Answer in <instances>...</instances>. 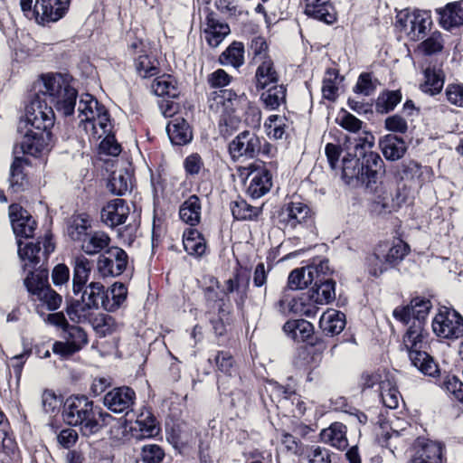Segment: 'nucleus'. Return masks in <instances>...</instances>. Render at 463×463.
Segmentation results:
<instances>
[{
	"mask_svg": "<svg viewBox=\"0 0 463 463\" xmlns=\"http://www.w3.org/2000/svg\"><path fill=\"white\" fill-rule=\"evenodd\" d=\"M418 449L408 463H441L443 448L439 442L422 440L418 442Z\"/></svg>",
	"mask_w": 463,
	"mask_h": 463,
	"instance_id": "a878e982",
	"label": "nucleus"
},
{
	"mask_svg": "<svg viewBox=\"0 0 463 463\" xmlns=\"http://www.w3.org/2000/svg\"><path fill=\"white\" fill-rule=\"evenodd\" d=\"M35 310L39 317L47 325L61 328L62 331L65 330V328H68V326L71 325L69 324L63 311H53L52 313H46L44 310H42V306H36Z\"/></svg>",
	"mask_w": 463,
	"mask_h": 463,
	"instance_id": "4d7b16f0",
	"label": "nucleus"
},
{
	"mask_svg": "<svg viewBox=\"0 0 463 463\" xmlns=\"http://www.w3.org/2000/svg\"><path fill=\"white\" fill-rule=\"evenodd\" d=\"M165 437L175 452L188 457L194 450L195 437L194 429L185 421L171 420L165 422Z\"/></svg>",
	"mask_w": 463,
	"mask_h": 463,
	"instance_id": "9b49d317",
	"label": "nucleus"
},
{
	"mask_svg": "<svg viewBox=\"0 0 463 463\" xmlns=\"http://www.w3.org/2000/svg\"><path fill=\"white\" fill-rule=\"evenodd\" d=\"M61 398L52 389H44L42 393V406L45 413H56L61 404Z\"/></svg>",
	"mask_w": 463,
	"mask_h": 463,
	"instance_id": "680f3d73",
	"label": "nucleus"
},
{
	"mask_svg": "<svg viewBox=\"0 0 463 463\" xmlns=\"http://www.w3.org/2000/svg\"><path fill=\"white\" fill-rule=\"evenodd\" d=\"M402 94L400 90H388L379 95L375 109L378 113L387 114L393 110L394 108L401 102Z\"/></svg>",
	"mask_w": 463,
	"mask_h": 463,
	"instance_id": "603ef678",
	"label": "nucleus"
},
{
	"mask_svg": "<svg viewBox=\"0 0 463 463\" xmlns=\"http://www.w3.org/2000/svg\"><path fill=\"white\" fill-rule=\"evenodd\" d=\"M62 419L70 427H78L82 437L90 438L109 426L114 417L84 394L69 396L63 404Z\"/></svg>",
	"mask_w": 463,
	"mask_h": 463,
	"instance_id": "f03ea898",
	"label": "nucleus"
},
{
	"mask_svg": "<svg viewBox=\"0 0 463 463\" xmlns=\"http://www.w3.org/2000/svg\"><path fill=\"white\" fill-rule=\"evenodd\" d=\"M153 92L162 99L178 101L180 89L177 80L170 74L156 76L152 84Z\"/></svg>",
	"mask_w": 463,
	"mask_h": 463,
	"instance_id": "bb28decb",
	"label": "nucleus"
},
{
	"mask_svg": "<svg viewBox=\"0 0 463 463\" xmlns=\"http://www.w3.org/2000/svg\"><path fill=\"white\" fill-rule=\"evenodd\" d=\"M320 439L338 449H345L348 446L346 427L341 422H334L320 432Z\"/></svg>",
	"mask_w": 463,
	"mask_h": 463,
	"instance_id": "c9c22d12",
	"label": "nucleus"
},
{
	"mask_svg": "<svg viewBox=\"0 0 463 463\" xmlns=\"http://www.w3.org/2000/svg\"><path fill=\"white\" fill-rule=\"evenodd\" d=\"M79 439L77 430L71 428L61 430L57 435V442L60 448L71 449L75 446Z\"/></svg>",
	"mask_w": 463,
	"mask_h": 463,
	"instance_id": "338daca9",
	"label": "nucleus"
},
{
	"mask_svg": "<svg viewBox=\"0 0 463 463\" xmlns=\"http://www.w3.org/2000/svg\"><path fill=\"white\" fill-rule=\"evenodd\" d=\"M45 98L50 99L51 106L62 117H70L74 114L78 98V90L71 85L73 77L70 73L50 72L40 75Z\"/></svg>",
	"mask_w": 463,
	"mask_h": 463,
	"instance_id": "20e7f679",
	"label": "nucleus"
},
{
	"mask_svg": "<svg viewBox=\"0 0 463 463\" xmlns=\"http://www.w3.org/2000/svg\"><path fill=\"white\" fill-rule=\"evenodd\" d=\"M247 193L252 198L266 194L272 186V176L266 168H254L247 175Z\"/></svg>",
	"mask_w": 463,
	"mask_h": 463,
	"instance_id": "4be33fe9",
	"label": "nucleus"
},
{
	"mask_svg": "<svg viewBox=\"0 0 463 463\" xmlns=\"http://www.w3.org/2000/svg\"><path fill=\"white\" fill-rule=\"evenodd\" d=\"M260 99L269 109H277L286 100V88L280 84L270 85L265 89Z\"/></svg>",
	"mask_w": 463,
	"mask_h": 463,
	"instance_id": "a18cd8bd",
	"label": "nucleus"
},
{
	"mask_svg": "<svg viewBox=\"0 0 463 463\" xmlns=\"http://www.w3.org/2000/svg\"><path fill=\"white\" fill-rule=\"evenodd\" d=\"M18 243V255L21 260H27L29 265L33 268H35L41 261V258L39 256L42 247L41 241H37L36 242H28L24 247H22V241L20 240L17 241Z\"/></svg>",
	"mask_w": 463,
	"mask_h": 463,
	"instance_id": "3c124183",
	"label": "nucleus"
},
{
	"mask_svg": "<svg viewBox=\"0 0 463 463\" xmlns=\"http://www.w3.org/2000/svg\"><path fill=\"white\" fill-rule=\"evenodd\" d=\"M159 109L165 118H171L166 125V133L174 146H184L193 139V129L187 118L181 113L179 101L159 100Z\"/></svg>",
	"mask_w": 463,
	"mask_h": 463,
	"instance_id": "6e6552de",
	"label": "nucleus"
},
{
	"mask_svg": "<svg viewBox=\"0 0 463 463\" xmlns=\"http://www.w3.org/2000/svg\"><path fill=\"white\" fill-rule=\"evenodd\" d=\"M183 244L189 255L203 256V233L197 229L189 228L184 232Z\"/></svg>",
	"mask_w": 463,
	"mask_h": 463,
	"instance_id": "09e8293b",
	"label": "nucleus"
},
{
	"mask_svg": "<svg viewBox=\"0 0 463 463\" xmlns=\"http://www.w3.org/2000/svg\"><path fill=\"white\" fill-rule=\"evenodd\" d=\"M92 219L88 213H74L68 221L67 232L76 242H80L90 233Z\"/></svg>",
	"mask_w": 463,
	"mask_h": 463,
	"instance_id": "cd10ccee",
	"label": "nucleus"
},
{
	"mask_svg": "<svg viewBox=\"0 0 463 463\" xmlns=\"http://www.w3.org/2000/svg\"><path fill=\"white\" fill-rule=\"evenodd\" d=\"M283 330L295 340L304 341L313 333V326L305 319L288 321L283 326Z\"/></svg>",
	"mask_w": 463,
	"mask_h": 463,
	"instance_id": "49530a36",
	"label": "nucleus"
},
{
	"mask_svg": "<svg viewBox=\"0 0 463 463\" xmlns=\"http://www.w3.org/2000/svg\"><path fill=\"white\" fill-rule=\"evenodd\" d=\"M73 274H72V294L79 296L90 279L92 262L84 255L76 256L72 262Z\"/></svg>",
	"mask_w": 463,
	"mask_h": 463,
	"instance_id": "b1692460",
	"label": "nucleus"
},
{
	"mask_svg": "<svg viewBox=\"0 0 463 463\" xmlns=\"http://www.w3.org/2000/svg\"><path fill=\"white\" fill-rule=\"evenodd\" d=\"M137 439L156 437L160 431V425L150 410L141 411L131 428Z\"/></svg>",
	"mask_w": 463,
	"mask_h": 463,
	"instance_id": "393cba45",
	"label": "nucleus"
},
{
	"mask_svg": "<svg viewBox=\"0 0 463 463\" xmlns=\"http://www.w3.org/2000/svg\"><path fill=\"white\" fill-rule=\"evenodd\" d=\"M397 23L404 29L411 40L423 38L432 21L427 11L405 9L397 14Z\"/></svg>",
	"mask_w": 463,
	"mask_h": 463,
	"instance_id": "ddd939ff",
	"label": "nucleus"
},
{
	"mask_svg": "<svg viewBox=\"0 0 463 463\" xmlns=\"http://www.w3.org/2000/svg\"><path fill=\"white\" fill-rule=\"evenodd\" d=\"M210 285L204 289V298L213 311L229 313L230 294H235L236 302L242 305L247 298L250 285V274L246 269L238 268L232 276L225 281V286L220 289L219 282L214 278L210 279Z\"/></svg>",
	"mask_w": 463,
	"mask_h": 463,
	"instance_id": "7ed1b4c3",
	"label": "nucleus"
},
{
	"mask_svg": "<svg viewBox=\"0 0 463 463\" xmlns=\"http://www.w3.org/2000/svg\"><path fill=\"white\" fill-rule=\"evenodd\" d=\"M128 264V255L125 250L111 246L99 255L97 269L102 278L118 277L124 273Z\"/></svg>",
	"mask_w": 463,
	"mask_h": 463,
	"instance_id": "f8f14e48",
	"label": "nucleus"
},
{
	"mask_svg": "<svg viewBox=\"0 0 463 463\" xmlns=\"http://www.w3.org/2000/svg\"><path fill=\"white\" fill-rule=\"evenodd\" d=\"M111 295L112 298H109L108 312L117 311L121 307V305L126 301L128 297L127 286L122 282H115L111 286Z\"/></svg>",
	"mask_w": 463,
	"mask_h": 463,
	"instance_id": "bf43d9fd",
	"label": "nucleus"
},
{
	"mask_svg": "<svg viewBox=\"0 0 463 463\" xmlns=\"http://www.w3.org/2000/svg\"><path fill=\"white\" fill-rule=\"evenodd\" d=\"M444 84V77L440 70L428 67L424 71V81L420 84L423 92L434 95L439 93Z\"/></svg>",
	"mask_w": 463,
	"mask_h": 463,
	"instance_id": "c03bdc74",
	"label": "nucleus"
},
{
	"mask_svg": "<svg viewBox=\"0 0 463 463\" xmlns=\"http://www.w3.org/2000/svg\"><path fill=\"white\" fill-rule=\"evenodd\" d=\"M260 137L252 131L241 132L229 144V152L233 160L241 157L252 159L260 155Z\"/></svg>",
	"mask_w": 463,
	"mask_h": 463,
	"instance_id": "dca6fc26",
	"label": "nucleus"
},
{
	"mask_svg": "<svg viewBox=\"0 0 463 463\" xmlns=\"http://www.w3.org/2000/svg\"><path fill=\"white\" fill-rule=\"evenodd\" d=\"M338 73L335 70H327L323 80V97L329 100H335L338 96Z\"/></svg>",
	"mask_w": 463,
	"mask_h": 463,
	"instance_id": "6e6d98bb",
	"label": "nucleus"
},
{
	"mask_svg": "<svg viewBox=\"0 0 463 463\" xmlns=\"http://www.w3.org/2000/svg\"><path fill=\"white\" fill-rule=\"evenodd\" d=\"M130 213L126 200L117 198L109 201L100 212L101 221L109 227L115 228L125 223Z\"/></svg>",
	"mask_w": 463,
	"mask_h": 463,
	"instance_id": "412c9836",
	"label": "nucleus"
},
{
	"mask_svg": "<svg viewBox=\"0 0 463 463\" xmlns=\"http://www.w3.org/2000/svg\"><path fill=\"white\" fill-rule=\"evenodd\" d=\"M444 389L455 399L463 402V383L456 376H447L443 382Z\"/></svg>",
	"mask_w": 463,
	"mask_h": 463,
	"instance_id": "774afa93",
	"label": "nucleus"
},
{
	"mask_svg": "<svg viewBox=\"0 0 463 463\" xmlns=\"http://www.w3.org/2000/svg\"><path fill=\"white\" fill-rule=\"evenodd\" d=\"M410 307L412 314V321H420L423 324V320L427 317L431 304L430 300L415 298L411 300Z\"/></svg>",
	"mask_w": 463,
	"mask_h": 463,
	"instance_id": "69168bd1",
	"label": "nucleus"
},
{
	"mask_svg": "<svg viewBox=\"0 0 463 463\" xmlns=\"http://www.w3.org/2000/svg\"><path fill=\"white\" fill-rule=\"evenodd\" d=\"M24 285L33 300H38L42 310L57 311L62 303V296L55 291L49 283V270L43 265L29 271L24 279Z\"/></svg>",
	"mask_w": 463,
	"mask_h": 463,
	"instance_id": "423d86ee",
	"label": "nucleus"
},
{
	"mask_svg": "<svg viewBox=\"0 0 463 463\" xmlns=\"http://www.w3.org/2000/svg\"><path fill=\"white\" fill-rule=\"evenodd\" d=\"M426 335L423 324L420 321H412L403 336V345L412 365L422 373L433 376L438 372V366L433 359L422 350Z\"/></svg>",
	"mask_w": 463,
	"mask_h": 463,
	"instance_id": "0eeeda50",
	"label": "nucleus"
},
{
	"mask_svg": "<svg viewBox=\"0 0 463 463\" xmlns=\"http://www.w3.org/2000/svg\"><path fill=\"white\" fill-rule=\"evenodd\" d=\"M308 291L301 293L297 298H283L279 301V310L284 315H299L313 317L319 310L320 304Z\"/></svg>",
	"mask_w": 463,
	"mask_h": 463,
	"instance_id": "a211bd4d",
	"label": "nucleus"
},
{
	"mask_svg": "<svg viewBox=\"0 0 463 463\" xmlns=\"http://www.w3.org/2000/svg\"><path fill=\"white\" fill-rule=\"evenodd\" d=\"M380 146L385 158L392 161L402 158L406 151L403 139L393 135L385 136Z\"/></svg>",
	"mask_w": 463,
	"mask_h": 463,
	"instance_id": "ea45409f",
	"label": "nucleus"
},
{
	"mask_svg": "<svg viewBox=\"0 0 463 463\" xmlns=\"http://www.w3.org/2000/svg\"><path fill=\"white\" fill-rule=\"evenodd\" d=\"M360 156L355 151L353 156L348 154L342 161V177L347 182L353 179L364 181V168L360 164Z\"/></svg>",
	"mask_w": 463,
	"mask_h": 463,
	"instance_id": "79ce46f5",
	"label": "nucleus"
},
{
	"mask_svg": "<svg viewBox=\"0 0 463 463\" xmlns=\"http://www.w3.org/2000/svg\"><path fill=\"white\" fill-rule=\"evenodd\" d=\"M134 66L137 74L143 79H149L157 76L160 71V62L156 56L147 52L139 53L134 57Z\"/></svg>",
	"mask_w": 463,
	"mask_h": 463,
	"instance_id": "72a5a7b5",
	"label": "nucleus"
},
{
	"mask_svg": "<svg viewBox=\"0 0 463 463\" xmlns=\"http://www.w3.org/2000/svg\"><path fill=\"white\" fill-rule=\"evenodd\" d=\"M231 211L232 216L239 221L255 220L261 213L260 208L251 206L242 199L232 202Z\"/></svg>",
	"mask_w": 463,
	"mask_h": 463,
	"instance_id": "8fccbe9b",
	"label": "nucleus"
},
{
	"mask_svg": "<svg viewBox=\"0 0 463 463\" xmlns=\"http://www.w3.org/2000/svg\"><path fill=\"white\" fill-rule=\"evenodd\" d=\"M319 325L326 335H338L345 326V316L340 311L329 309L321 316Z\"/></svg>",
	"mask_w": 463,
	"mask_h": 463,
	"instance_id": "e433bc0d",
	"label": "nucleus"
},
{
	"mask_svg": "<svg viewBox=\"0 0 463 463\" xmlns=\"http://www.w3.org/2000/svg\"><path fill=\"white\" fill-rule=\"evenodd\" d=\"M332 455L329 449L318 445L311 446L307 451L308 463H332Z\"/></svg>",
	"mask_w": 463,
	"mask_h": 463,
	"instance_id": "0e129e2a",
	"label": "nucleus"
},
{
	"mask_svg": "<svg viewBox=\"0 0 463 463\" xmlns=\"http://www.w3.org/2000/svg\"><path fill=\"white\" fill-rule=\"evenodd\" d=\"M250 51L255 64L271 59L269 54V46L264 37H254L250 42Z\"/></svg>",
	"mask_w": 463,
	"mask_h": 463,
	"instance_id": "13d9d810",
	"label": "nucleus"
},
{
	"mask_svg": "<svg viewBox=\"0 0 463 463\" xmlns=\"http://www.w3.org/2000/svg\"><path fill=\"white\" fill-rule=\"evenodd\" d=\"M380 390L381 397L384 406L390 409L397 408L401 395L397 388L392 384V383L389 379L381 381Z\"/></svg>",
	"mask_w": 463,
	"mask_h": 463,
	"instance_id": "864d4df0",
	"label": "nucleus"
},
{
	"mask_svg": "<svg viewBox=\"0 0 463 463\" xmlns=\"http://www.w3.org/2000/svg\"><path fill=\"white\" fill-rule=\"evenodd\" d=\"M222 65L240 68L244 63V46L240 42H233L219 57Z\"/></svg>",
	"mask_w": 463,
	"mask_h": 463,
	"instance_id": "de8ad7c7",
	"label": "nucleus"
},
{
	"mask_svg": "<svg viewBox=\"0 0 463 463\" xmlns=\"http://www.w3.org/2000/svg\"><path fill=\"white\" fill-rule=\"evenodd\" d=\"M255 86L257 90H265L270 85L278 84L279 75L272 59L256 63Z\"/></svg>",
	"mask_w": 463,
	"mask_h": 463,
	"instance_id": "2f4dec72",
	"label": "nucleus"
},
{
	"mask_svg": "<svg viewBox=\"0 0 463 463\" xmlns=\"http://www.w3.org/2000/svg\"><path fill=\"white\" fill-rule=\"evenodd\" d=\"M315 276H318V268L307 266L292 270L288 276V284L291 289H302L313 284Z\"/></svg>",
	"mask_w": 463,
	"mask_h": 463,
	"instance_id": "4c0bfd02",
	"label": "nucleus"
},
{
	"mask_svg": "<svg viewBox=\"0 0 463 463\" xmlns=\"http://www.w3.org/2000/svg\"><path fill=\"white\" fill-rule=\"evenodd\" d=\"M442 34L436 31L420 44V49L427 55L439 52L443 49Z\"/></svg>",
	"mask_w": 463,
	"mask_h": 463,
	"instance_id": "e2e57ef3",
	"label": "nucleus"
},
{
	"mask_svg": "<svg viewBox=\"0 0 463 463\" xmlns=\"http://www.w3.org/2000/svg\"><path fill=\"white\" fill-rule=\"evenodd\" d=\"M231 33L228 24L215 19L213 14L207 16V28L204 29L205 39L211 47H217Z\"/></svg>",
	"mask_w": 463,
	"mask_h": 463,
	"instance_id": "f704fd0d",
	"label": "nucleus"
},
{
	"mask_svg": "<svg viewBox=\"0 0 463 463\" xmlns=\"http://www.w3.org/2000/svg\"><path fill=\"white\" fill-rule=\"evenodd\" d=\"M9 217L16 238H33L37 222L25 208L19 203L10 204Z\"/></svg>",
	"mask_w": 463,
	"mask_h": 463,
	"instance_id": "f3484780",
	"label": "nucleus"
},
{
	"mask_svg": "<svg viewBox=\"0 0 463 463\" xmlns=\"http://www.w3.org/2000/svg\"><path fill=\"white\" fill-rule=\"evenodd\" d=\"M137 394L133 388L122 385L113 387L102 397V403L109 411L114 413H128L133 411Z\"/></svg>",
	"mask_w": 463,
	"mask_h": 463,
	"instance_id": "4468645a",
	"label": "nucleus"
},
{
	"mask_svg": "<svg viewBox=\"0 0 463 463\" xmlns=\"http://www.w3.org/2000/svg\"><path fill=\"white\" fill-rule=\"evenodd\" d=\"M213 94V99L217 105L222 104L226 109L234 113L244 111L250 102L245 94L238 95L232 90H220Z\"/></svg>",
	"mask_w": 463,
	"mask_h": 463,
	"instance_id": "c756f323",
	"label": "nucleus"
},
{
	"mask_svg": "<svg viewBox=\"0 0 463 463\" xmlns=\"http://www.w3.org/2000/svg\"><path fill=\"white\" fill-rule=\"evenodd\" d=\"M62 333L63 337L68 343H72L79 346V352L89 343L87 332L80 326L70 325Z\"/></svg>",
	"mask_w": 463,
	"mask_h": 463,
	"instance_id": "5fc2aeb1",
	"label": "nucleus"
},
{
	"mask_svg": "<svg viewBox=\"0 0 463 463\" xmlns=\"http://www.w3.org/2000/svg\"><path fill=\"white\" fill-rule=\"evenodd\" d=\"M75 298L70 292L65 294V313L70 320L79 323L83 314L90 310L99 309V307L108 311L109 303V290L100 282L92 281Z\"/></svg>",
	"mask_w": 463,
	"mask_h": 463,
	"instance_id": "39448f33",
	"label": "nucleus"
},
{
	"mask_svg": "<svg viewBox=\"0 0 463 463\" xmlns=\"http://www.w3.org/2000/svg\"><path fill=\"white\" fill-rule=\"evenodd\" d=\"M409 246L402 241L393 244L388 242L379 243L373 253L368 257V269L373 276H380L384 271L400 263L408 254Z\"/></svg>",
	"mask_w": 463,
	"mask_h": 463,
	"instance_id": "1a4fd4ad",
	"label": "nucleus"
},
{
	"mask_svg": "<svg viewBox=\"0 0 463 463\" xmlns=\"http://www.w3.org/2000/svg\"><path fill=\"white\" fill-rule=\"evenodd\" d=\"M111 242L109 235L103 231H90V233L80 241L81 250L90 256L101 254Z\"/></svg>",
	"mask_w": 463,
	"mask_h": 463,
	"instance_id": "c85d7f7f",
	"label": "nucleus"
},
{
	"mask_svg": "<svg viewBox=\"0 0 463 463\" xmlns=\"http://www.w3.org/2000/svg\"><path fill=\"white\" fill-rule=\"evenodd\" d=\"M70 5L71 0H36L33 11L43 24L55 23L66 15Z\"/></svg>",
	"mask_w": 463,
	"mask_h": 463,
	"instance_id": "6ab92c4d",
	"label": "nucleus"
},
{
	"mask_svg": "<svg viewBox=\"0 0 463 463\" xmlns=\"http://www.w3.org/2000/svg\"><path fill=\"white\" fill-rule=\"evenodd\" d=\"M374 145V137L370 133H364L356 140L354 149L362 157L364 168V181L365 178L369 183H375L384 173V163L379 154L372 151Z\"/></svg>",
	"mask_w": 463,
	"mask_h": 463,
	"instance_id": "9d476101",
	"label": "nucleus"
},
{
	"mask_svg": "<svg viewBox=\"0 0 463 463\" xmlns=\"http://www.w3.org/2000/svg\"><path fill=\"white\" fill-rule=\"evenodd\" d=\"M179 216L184 222L191 226H194L200 222L201 200L196 194L189 196L181 204Z\"/></svg>",
	"mask_w": 463,
	"mask_h": 463,
	"instance_id": "58836bf2",
	"label": "nucleus"
},
{
	"mask_svg": "<svg viewBox=\"0 0 463 463\" xmlns=\"http://www.w3.org/2000/svg\"><path fill=\"white\" fill-rule=\"evenodd\" d=\"M434 333L443 338H458L463 335V317L455 310L440 311L432 321Z\"/></svg>",
	"mask_w": 463,
	"mask_h": 463,
	"instance_id": "2eb2a0df",
	"label": "nucleus"
},
{
	"mask_svg": "<svg viewBox=\"0 0 463 463\" xmlns=\"http://www.w3.org/2000/svg\"><path fill=\"white\" fill-rule=\"evenodd\" d=\"M309 214L310 210L307 205L300 202H293L281 212L280 222L290 228H295L305 222Z\"/></svg>",
	"mask_w": 463,
	"mask_h": 463,
	"instance_id": "473e14b6",
	"label": "nucleus"
},
{
	"mask_svg": "<svg viewBox=\"0 0 463 463\" xmlns=\"http://www.w3.org/2000/svg\"><path fill=\"white\" fill-rule=\"evenodd\" d=\"M314 287L309 289V292L315 297V302L320 306L327 305L335 299V283L332 279L320 280L316 284L313 282Z\"/></svg>",
	"mask_w": 463,
	"mask_h": 463,
	"instance_id": "a19ab883",
	"label": "nucleus"
},
{
	"mask_svg": "<svg viewBox=\"0 0 463 463\" xmlns=\"http://www.w3.org/2000/svg\"><path fill=\"white\" fill-rule=\"evenodd\" d=\"M441 27L450 30L463 24V7L461 2L449 3L443 8L437 9Z\"/></svg>",
	"mask_w": 463,
	"mask_h": 463,
	"instance_id": "7c9ffc66",
	"label": "nucleus"
},
{
	"mask_svg": "<svg viewBox=\"0 0 463 463\" xmlns=\"http://www.w3.org/2000/svg\"><path fill=\"white\" fill-rule=\"evenodd\" d=\"M134 179L133 172L125 168L118 174L113 173L109 179L108 186L112 194L116 195H124L129 187H132Z\"/></svg>",
	"mask_w": 463,
	"mask_h": 463,
	"instance_id": "37998d69",
	"label": "nucleus"
},
{
	"mask_svg": "<svg viewBox=\"0 0 463 463\" xmlns=\"http://www.w3.org/2000/svg\"><path fill=\"white\" fill-rule=\"evenodd\" d=\"M164 458L165 451L157 444L145 445L141 449V463H162Z\"/></svg>",
	"mask_w": 463,
	"mask_h": 463,
	"instance_id": "052dcab7",
	"label": "nucleus"
},
{
	"mask_svg": "<svg viewBox=\"0 0 463 463\" xmlns=\"http://www.w3.org/2000/svg\"><path fill=\"white\" fill-rule=\"evenodd\" d=\"M54 122L53 108L47 103L45 94L39 91L34 93L25 107V120L18 126V132L24 133L22 152L39 156L52 140Z\"/></svg>",
	"mask_w": 463,
	"mask_h": 463,
	"instance_id": "f257e3e1",
	"label": "nucleus"
},
{
	"mask_svg": "<svg viewBox=\"0 0 463 463\" xmlns=\"http://www.w3.org/2000/svg\"><path fill=\"white\" fill-rule=\"evenodd\" d=\"M305 14L326 24L336 21V14L331 0H304Z\"/></svg>",
	"mask_w": 463,
	"mask_h": 463,
	"instance_id": "5701e85b",
	"label": "nucleus"
},
{
	"mask_svg": "<svg viewBox=\"0 0 463 463\" xmlns=\"http://www.w3.org/2000/svg\"><path fill=\"white\" fill-rule=\"evenodd\" d=\"M31 160L24 156H16L12 162L9 175V188L14 194H20L31 188L29 175L24 171V166H30Z\"/></svg>",
	"mask_w": 463,
	"mask_h": 463,
	"instance_id": "aec40b11",
	"label": "nucleus"
}]
</instances>
